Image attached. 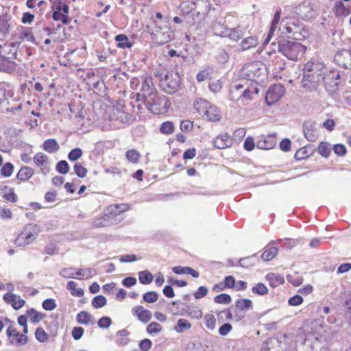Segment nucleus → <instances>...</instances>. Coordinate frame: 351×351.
Here are the masks:
<instances>
[{"instance_id":"obj_1","label":"nucleus","mask_w":351,"mask_h":351,"mask_svg":"<svg viewBox=\"0 0 351 351\" xmlns=\"http://www.w3.org/2000/svg\"><path fill=\"white\" fill-rule=\"evenodd\" d=\"M324 70L326 68L322 62L308 61L306 63L303 69V86L309 91L317 90L325 76Z\"/></svg>"},{"instance_id":"obj_2","label":"nucleus","mask_w":351,"mask_h":351,"mask_svg":"<svg viewBox=\"0 0 351 351\" xmlns=\"http://www.w3.org/2000/svg\"><path fill=\"white\" fill-rule=\"evenodd\" d=\"M271 46L272 47L271 51L267 52L269 56H271L278 49V52L293 61H295L302 57L306 50V47L300 43L286 39H282L277 43L273 42Z\"/></svg>"},{"instance_id":"obj_3","label":"nucleus","mask_w":351,"mask_h":351,"mask_svg":"<svg viewBox=\"0 0 351 351\" xmlns=\"http://www.w3.org/2000/svg\"><path fill=\"white\" fill-rule=\"evenodd\" d=\"M297 351H328V343L322 336L300 332L295 340Z\"/></svg>"},{"instance_id":"obj_4","label":"nucleus","mask_w":351,"mask_h":351,"mask_svg":"<svg viewBox=\"0 0 351 351\" xmlns=\"http://www.w3.org/2000/svg\"><path fill=\"white\" fill-rule=\"evenodd\" d=\"M258 93V88L250 85L247 81L241 80L232 84L230 88L229 98L233 101L252 100V95Z\"/></svg>"},{"instance_id":"obj_5","label":"nucleus","mask_w":351,"mask_h":351,"mask_svg":"<svg viewBox=\"0 0 351 351\" xmlns=\"http://www.w3.org/2000/svg\"><path fill=\"white\" fill-rule=\"evenodd\" d=\"M295 12L303 21H313L319 14V3L315 0H304L295 8Z\"/></svg>"},{"instance_id":"obj_6","label":"nucleus","mask_w":351,"mask_h":351,"mask_svg":"<svg viewBox=\"0 0 351 351\" xmlns=\"http://www.w3.org/2000/svg\"><path fill=\"white\" fill-rule=\"evenodd\" d=\"M152 39L158 45H162L174 38V32L169 27L168 22L164 25H160L156 22L155 25L151 29L150 32Z\"/></svg>"},{"instance_id":"obj_7","label":"nucleus","mask_w":351,"mask_h":351,"mask_svg":"<svg viewBox=\"0 0 351 351\" xmlns=\"http://www.w3.org/2000/svg\"><path fill=\"white\" fill-rule=\"evenodd\" d=\"M194 108L199 114L209 121H218L221 119V112L217 107L206 100L200 99L194 103Z\"/></svg>"},{"instance_id":"obj_8","label":"nucleus","mask_w":351,"mask_h":351,"mask_svg":"<svg viewBox=\"0 0 351 351\" xmlns=\"http://www.w3.org/2000/svg\"><path fill=\"white\" fill-rule=\"evenodd\" d=\"M40 231L37 224L29 223L25 225L21 232L16 238L14 243L18 246H25L32 243Z\"/></svg>"},{"instance_id":"obj_9","label":"nucleus","mask_w":351,"mask_h":351,"mask_svg":"<svg viewBox=\"0 0 351 351\" xmlns=\"http://www.w3.org/2000/svg\"><path fill=\"white\" fill-rule=\"evenodd\" d=\"M141 85L139 92L136 93L137 101H146L156 97V89L153 84L152 76L146 75L142 77Z\"/></svg>"},{"instance_id":"obj_10","label":"nucleus","mask_w":351,"mask_h":351,"mask_svg":"<svg viewBox=\"0 0 351 351\" xmlns=\"http://www.w3.org/2000/svg\"><path fill=\"white\" fill-rule=\"evenodd\" d=\"M263 65L258 62H253L245 64L241 70V75L250 83L261 80Z\"/></svg>"},{"instance_id":"obj_11","label":"nucleus","mask_w":351,"mask_h":351,"mask_svg":"<svg viewBox=\"0 0 351 351\" xmlns=\"http://www.w3.org/2000/svg\"><path fill=\"white\" fill-rule=\"evenodd\" d=\"M180 84V76L177 73H170L165 75V77L161 80L160 86L165 92L172 94L178 90Z\"/></svg>"},{"instance_id":"obj_12","label":"nucleus","mask_w":351,"mask_h":351,"mask_svg":"<svg viewBox=\"0 0 351 351\" xmlns=\"http://www.w3.org/2000/svg\"><path fill=\"white\" fill-rule=\"evenodd\" d=\"M285 93L284 86L274 84L271 86L266 93L265 101L268 106H271L282 98Z\"/></svg>"},{"instance_id":"obj_13","label":"nucleus","mask_w":351,"mask_h":351,"mask_svg":"<svg viewBox=\"0 0 351 351\" xmlns=\"http://www.w3.org/2000/svg\"><path fill=\"white\" fill-rule=\"evenodd\" d=\"M334 62L340 67L351 69V48L338 49L334 56Z\"/></svg>"},{"instance_id":"obj_14","label":"nucleus","mask_w":351,"mask_h":351,"mask_svg":"<svg viewBox=\"0 0 351 351\" xmlns=\"http://www.w3.org/2000/svg\"><path fill=\"white\" fill-rule=\"evenodd\" d=\"M340 73L339 72H330L328 75H326L323 79V82L327 91L333 93L338 90L339 86Z\"/></svg>"},{"instance_id":"obj_15","label":"nucleus","mask_w":351,"mask_h":351,"mask_svg":"<svg viewBox=\"0 0 351 351\" xmlns=\"http://www.w3.org/2000/svg\"><path fill=\"white\" fill-rule=\"evenodd\" d=\"M50 1L52 4V19L56 21H60L63 24L68 25L71 21V18L67 17L65 14L62 15V7L64 3L61 0H50Z\"/></svg>"},{"instance_id":"obj_16","label":"nucleus","mask_w":351,"mask_h":351,"mask_svg":"<svg viewBox=\"0 0 351 351\" xmlns=\"http://www.w3.org/2000/svg\"><path fill=\"white\" fill-rule=\"evenodd\" d=\"M304 136L309 142H315L319 137L315 122L312 120L305 121L303 123Z\"/></svg>"},{"instance_id":"obj_17","label":"nucleus","mask_w":351,"mask_h":351,"mask_svg":"<svg viewBox=\"0 0 351 351\" xmlns=\"http://www.w3.org/2000/svg\"><path fill=\"white\" fill-rule=\"evenodd\" d=\"M10 53L11 54L10 56H2L0 58V71L12 73L16 69V64L14 61L10 60V59L16 58V50L14 49V51H12V49H10Z\"/></svg>"},{"instance_id":"obj_18","label":"nucleus","mask_w":351,"mask_h":351,"mask_svg":"<svg viewBox=\"0 0 351 351\" xmlns=\"http://www.w3.org/2000/svg\"><path fill=\"white\" fill-rule=\"evenodd\" d=\"M287 32L292 34V38L295 40H302L308 36V32L302 26L293 24L286 27Z\"/></svg>"},{"instance_id":"obj_19","label":"nucleus","mask_w":351,"mask_h":351,"mask_svg":"<svg viewBox=\"0 0 351 351\" xmlns=\"http://www.w3.org/2000/svg\"><path fill=\"white\" fill-rule=\"evenodd\" d=\"M276 145V139L275 134L268 135L267 136H262L256 142V146L260 149H271Z\"/></svg>"},{"instance_id":"obj_20","label":"nucleus","mask_w":351,"mask_h":351,"mask_svg":"<svg viewBox=\"0 0 351 351\" xmlns=\"http://www.w3.org/2000/svg\"><path fill=\"white\" fill-rule=\"evenodd\" d=\"M132 314L136 316L138 319L141 322L146 324L152 319V313L150 311L145 309L143 306H136L132 309Z\"/></svg>"},{"instance_id":"obj_21","label":"nucleus","mask_w":351,"mask_h":351,"mask_svg":"<svg viewBox=\"0 0 351 351\" xmlns=\"http://www.w3.org/2000/svg\"><path fill=\"white\" fill-rule=\"evenodd\" d=\"M12 16L7 12L0 15V35L6 37L12 25Z\"/></svg>"},{"instance_id":"obj_22","label":"nucleus","mask_w":351,"mask_h":351,"mask_svg":"<svg viewBox=\"0 0 351 351\" xmlns=\"http://www.w3.org/2000/svg\"><path fill=\"white\" fill-rule=\"evenodd\" d=\"M281 343L277 338H270L263 343L261 351H283Z\"/></svg>"},{"instance_id":"obj_23","label":"nucleus","mask_w":351,"mask_h":351,"mask_svg":"<svg viewBox=\"0 0 351 351\" xmlns=\"http://www.w3.org/2000/svg\"><path fill=\"white\" fill-rule=\"evenodd\" d=\"M232 145V140L228 134L217 136L213 142L215 147L222 149L230 147Z\"/></svg>"},{"instance_id":"obj_24","label":"nucleus","mask_w":351,"mask_h":351,"mask_svg":"<svg viewBox=\"0 0 351 351\" xmlns=\"http://www.w3.org/2000/svg\"><path fill=\"white\" fill-rule=\"evenodd\" d=\"M115 224L113 221L105 213L103 216L93 219L92 226L94 228L108 227Z\"/></svg>"},{"instance_id":"obj_25","label":"nucleus","mask_w":351,"mask_h":351,"mask_svg":"<svg viewBox=\"0 0 351 351\" xmlns=\"http://www.w3.org/2000/svg\"><path fill=\"white\" fill-rule=\"evenodd\" d=\"M266 279L269 281V285L273 288L283 285L285 282L283 276L275 273H269L266 276Z\"/></svg>"},{"instance_id":"obj_26","label":"nucleus","mask_w":351,"mask_h":351,"mask_svg":"<svg viewBox=\"0 0 351 351\" xmlns=\"http://www.w3.org/2000/svg\"><path fill=\"white\" fill-rule=\"evenodd\" d=\"M34 173V171L32 168L23 166L22 167L16 174V178L21 182H25L30 179Z\"/></svg>"},{"instance_id":"obj_27","label":"nucleus","mask_w":351,"mask_h":351,"mask_svg":"<svg viewBox=\"0 0 351 351\" xmlns=\"http://www.w3.org/2000/svg\"><path fill=\"white\" fill-rule=\"evenodd\" d=\"M258 43L256 36H250L244 38L240 43L241 50L242 51L249 50L257 46Z\"/></svg>"},{"instance_id":"obj_28","label":"nucleus","mask_w":351,"mask_h":351,"mask_svg":"<svg viewBox=\"0 0 351 351\" xmlns=\"http://www.w3.org/2000/svg\"><path fill=\"white\" fill-rule=\"evenodd\" d=\"M313 152V145H306L298 149L294 155V157L297 160H302L311 156Z\"/></svg>"},{"instance_id":"obj_29","label":"nucleus","mask_w":351,"mask_h":351,"mask_svg":"<svg viewBox=\"0 0 351 351\" xmlns=\"http://www.w3.org/2000/svg\"><path fill=\"white\" fill-rule=\"evenodd\" d=\"M76 320L78 324L88 325L89 324L93 325L95 320L93 317L86 311H81L76 316Z\"/></svg>"},{"instance_id":"obj_30","label":"nucleus","mask_w":351,"mask_h":351,"mask_svg":"<svg viewBox=\"0 0 351 351\" xmlns=\"http://www.w3.org/2000/svg\"><path fill=\"white\" fill-rule=\"evenodd\" d=\"M43 149L45 152L52 154L56 152L60 149V146L56 139L49 138L44 141Z\"/></svg>"},{"instance_id":"obj_31","label":"nucleus","mask_w":351,"mask_h":351,"mask_svg":"<svg viewBox=\"0 0 351 351\" xmlns=\"http://www.w3.org/2000/svg\"><path fill=\"white\" fill-rule=\"evenodd\" d=\"M223 34H225L223 36H228L230 40L234 41L239 40L244 36L243 31L239 27L227 29Z\"/></svg>"},{"instance_id":"obj_32","label":"nucleus","mask_w":351,"mask_h":351,"mask_svg":"<svg viewBox=\"0 0 351 351\" xmlns=\"http://www.w3.org/2000/svg\"><path fill=\"white\" fill-rule=\"evenodd\" d=\"M115 40L117 43V47L120 49L131 48L133 43L129 41L128 36L125 34H118L115 36Z\"/></svg>"},{"instance_id":"obj_33","label":"nucleus","mask_w":351,"mask_h":351,"mask_svg":"<svg viewBox=\"0 0 351 351\" xmlns=\"http://www.w3.org/2000/svg\"><path fill=\"white\" fill-rule=\"evenodd\" d=\"M278 250L274 246L267 245L265 248L264 252L261 255V258L264 261H269L273 259L278 254Z\"/></svg>"},{"instance_id":"obj_34","label":"nucleus","mask_w":351,"mask_h":351,"mask_svg":"<svg viewBox=\"0 0 351 351\" xmlns=\"http://www.w3.org/2000/svg\"><path fill=\"white\" fill-rule=\"evenodd\" d=\"M26 314L29 317L30 321L33 324H37L40 322L45 317V314L38 312L34 308L28 309L26 311Z\"/></svg>"},{"instance_id":"obj_35","label":"nucleus","mask_w":351,"mask_h":351,"mask_svg":"<svg viewBox=\"0 0 351 351\" xmlns=\"http://www.w3.org/2000/svg\"><path fill=\"white\" fill-rule=\"evenodd\" d=\"M155 97L152 98L146 101L145 104L150 110V111L154 114H160L162 113V110L160 105L155 101Z\"/></svg>"},{"instance_id":"obj_36","label":"nucleus","mask_w":351,"mask_h":351,"mask_svg":"<svg viewBox=\"0 0 351 351\" xmlns=\"http://www.w3.org/2000/svg\"><path fill=\"white\" fill-rule=\"evenodd\" d=\"M258 260L257 254H254L252 256L241 258L239 261V265L242 267H248L255 264V262Z\"/></svg>"},{"instance_id":"obj_37","label":"nucleus","mask_w":351,"mask_h":351,"mask_svg":"<svg viewBox=\"0 0 351 351\" xmlns=\"http://www.w3.org/2000/svg\"><path fill=\"white\" fill-rule=\"evenodd\" d=\"M235 306L241 311H247L252 308V302L250 299H239L235 302Z\"/></svg>"},{"instance_id":"obj_38","label":"nucleus","mask_w":351,"mask_h":351,"mask_svg":"<svg viewBox=\"0 0 351 351\" xmlns=\"http://www.w3.org/2000/svg\"><path fill=\"white\" fill-rule=\"evenodd\" d=\"M28 338L23 334H19L15 337H11L9 339V345H15L17 346H21L25 345L27 343Z\"/></svg>"},{"instance_id":"obj_39","label":"nucleus","mask_w":351,"mask_h":351,"mask_svg":"<svg viewBox=\"0 0 351 351\" xmlns=\"http://www.w3.org/2000/svg\"><path fill=\"white\" fill-rule=\"evenodd\" d=\"M335 14L337 16H346L349 14L350 10L346 8L342 1L336 2L334 7Z\"/></svg>"},{"instance_id":"obj_40","label":"nucleus","mask_w":351,"mask_h":351,"mask_svg":"<svg viewBox=\"0 0 351 351\" xmlns=\"http://www.w3.org/2000/svg\"><path fill=\"white\" fill-rule=\"evenodd\" d=\"M126 158L132 163H138L141 158L140 153L134 149H129L125 153Z\"/></svg>"},{"instance_id":"obj_41","label":"nucleus","mask_w":351,"mask_h":351,"mask_svg":"<svg viewBox=\"0 0 351 351\" xmlns=\"http://www.w3.org/2000/svg\"><path fill=\"white\" fill-rule=\"evenodd\" d=\"M153 275L147 270L141 271L138 273V279L141 284L149 285L153 280Z\"/></svg>"},{"instance_id":"obj_42","label":"nucleus","mask_w":351,"mask_h":351,"mask_svg":"<svg viewBox=\"0 0 351 351\" xmlns=\"http://www.w3.org/2000/svg\"><path fill=\"white\" fill-rule=\"evenodd\" d=\"M77 283L74 281H69L67 283L66 289L71 291V293L73 296L82 297L83 296L84 292V290L81 288L76 289Z\"/></svg>"},{"instance_id":"obj_43","label":"nucleus","mask_w":351,"mask_h":351,"mask_svg":"<svg viewBox=\"0 0 351 351\" xmlns=\"http://www.w3.org/2000/svg\"><path fill=\"white\" fill-rule=\"evenodd\" d=\"M191 328L190 322L185 319H179L177 325L175 326V330L177 332H182L184 330H188Z\"/></svg>"},{"instance_id":"obj_44","label":"nucleus","mask_w":351,"mask_h":351,"mask_svg":"<svg viewBox=\"0 0 351 351\" xmlns=\"http://www.w3.org/2000/svg\"><path fill=\"white\" fill-rule=\"evenodd\" d=\"M162 330V326L158 322H153L147 325L146 331L149 335H156Z\"/></svg>"},{"instance_id":"obj_45","label":"nucleus","mask_w":351,"mask_h":351,"mask_svg":"<svg viewBox=\"0 0 351 351\" xmlns=\"http://www.w3.org/2000/svg\"><path fill=\"white\" fill-rule=\"evenodd\" d=\"M204 320L206 328L210 330L215 328L216 319L214 315L207 313L204 317Z\"/></svg>"},{"instance_id":"obj_46","label":"nucleus","mask_w":351,"mask_h":351,"mask_svg":"<svg viewBox=\"0 0 351 351\" xmlns=\"http://www.w3.org/2000/svg\"><path fill=\"white\" fill-rule=\"evenodd\" d=\"M33 160L34 163L38 167L45 166L47 163L48 157L43 153L39 152L35 154Z\"/></svg>"},{"instance_id":"obj_47","label":"nucleus","mask_w":351,"mask_h":351,"mask_svg":"<svg viewBox=\"0 0 351 351\" xmlns=\"http://www.w3.org/2000/svg\"><path fill=\"white\" fill-rule=\"evenodd\" d=\"M14 171V165L10 162H5L0 169V173L2 176L8 178L11 176Z\"/></svg>"},{"instance_id":"obj_48","label":"nucleus","mask_w":351,"mask_h":351,"mask_svg":"<svg viewBox=\"0 0 351 351\" xmlns=\"http://www.w3.org/2000/svg\"><path fill=\"white\" fill-rule=\"evenodd\" d=\"M174 125L171 121H165L160 127V132L164 134H171L174 131Z\"/></svg>"},{"instance_id":"obj_49","label":"nucleus","mask_w":351,"mask_h":351,"mask_svg":"<svg viewBox=\"0 0 351 351\" xmlns=\"http://www.w3.org/2000/svg\"><path fill=\"white\" fill-rule=\"evenodd\" d=\"M317 152L325 158H328L330 154L331 149L328 143L321 142L317 147Z\"/></svg>"},{"instance_id":"obj_50","label":"nucleus","mask_w":351,"mask_h":351,"mask_svg":"<svg viewBox=\"0 0 351 351\" xmlns=\"http://www.w3.org/2000/svg\"><path fill=\"white\" fill-rule=\"evenodd\" d=\"M107 303L106 298L101 295H97L92 300V306L95 308H99L104 306Z\"/></svg>"},{"instance_id":"obj_51","label":"nucleus","mask_w":351,"mask_h":351,"mask_svg":"<svg viewBox=\"0 0 351 351\" xmlns=\"http://www.w3.org/2000/svg\"><path fill=\"white\" fill-rule=\"evenodd\" d=\"M252 291L254 294L264 295L268 293V289L263 283L259 282L252 287Z\"/></svg>"},{"instance_id":"obj_52","label":"nucleus","mask_w":351,"mask_h":351,"mask_svg":"<svg viewBox=\"0 0 351 351\" xmlns=\"http://www.w3.org/2000/svg\"><path fill=\"white\" fill-rule=\"evenodd\" d=\"M231 300V296L227 293H221L214 298V302L217 304H228Z\"/></svg>"},{"instance_id":"obj_53","label":"nucleus","mask_w":351,"mask_h":351,"mask_svg":"<svg viewBox=\"0 0 351 351\" xmlns=\"http://www.w3.org/2000/svg\"><path fill=\"white\" fill-rule=\"evenodd\" d=\"M20 38L23 40H26L28 42H34L35 38L32 33V31L28 27H25L22 30L20 34Z\"/></svg>"},{"instance_id":"obj_54","label":"nucleus","mask_w":351,"mask_h":351,"mask_svg":"<svg viewBox=\"0 0 351 351\" xmlns=\"http://www.w3.org/2000/svg\"><path fill=\"white\" fill-rule=\"evenodd\" d=\"M56 169L58 173L65 175L69 171V165L66 160H60L57 163Z\"/></svg>"},{"instance_id":"obj_55","label":"nucleus","mask_w":351,"mask_h":351,"mask_svg":"<svg viewBox=\"0 0 351 351\" xmlns=\"http://www.w3.org/2000/svg\"><path fill=\"white\" fill-rule=\"evenodd\" d=\"M106 214L111 218L114 223H116L117 221L116 217L120 215L116 204L110 205L107 208Z\"/></svg>"},{"instance_id":"obj_56","label":"nucleus","mask_w":351,"mask_h":351,"mask_svg":"<svg viewBox=\"0 0 351 351\" xmlns=\"http://www.w3.org/2000/svg\"><path fill=\"white\" fill-rule=\"evenodd\" d=\"M143 299L147 303H154L158 299V295L156 291H148L143 294Z\"/></svg>"},{"instance_id":"obj_57","label":"nucleus","mask_w":351,"mask_h":351,"mask_svg":"<svg viewBox=\"0 0 351 351\" xmlns=\"http://www.w3.org/2000/svg\"><path fill=\"white\" fill-rule=\"evenodd\" d=\"M75 173L81 178H85L87 174V169L81 163L76 162L73 167Z\"/></svg>"},{"instance_id":"obj_58","label":"nucleus","mask_w":351,"mask_h":351,"mask_svg":"<svg viewBox=\"0 0 351 351\" xmlns=\"http://www.w3.org/2000/svg\"><path fill=\"white\" fill-rule=\"evenodd\" d=\"M35 337L39 342L44 343L47 340L48 335L43 328L39 327L35 331Z\"/></svg>"},{"instance_id":"obj_59","label":"nucleus","mask_w":351,"mask_h":351,"mask_svg":"<svg viewBox=\"0 0 351 351\" xmlns=\"http://www.w3.org/2000/svg\"><path fill=\"white\" fill-rule=\"evenodd\" d=\"M82 156V150L80 148H74L68 154V159L71 161H75Z\"/></svg>"},{"instance_id":"obj_60","label":"nucleus","mask_w":351,"mask_h":351,"mask_svg":"<svg viewBox=\"0 0 351 351\" xmlns=\"http://www.w3.org/2000/svg\"><path fill=\"white\" fill-rule=\"evenodd\" d=\"M42 306L46 311H53L57 305L54 299L49 298L43 302Z\"/></svg>"},{"instance_id":"obj_61","label":"nucleus","mask_w":351,"mask_h":351,"mask_svg":"<svg viewBox=\"0 0 351 351\" xmlns=\"http://www.w3.org/2000/svg\"><path fill=\"white\" fill-rule=\"evenodd\" d=\"M216 59L219 63L225 64L229 59V54L224 49H221L217 54Z\"/></svg>"},{"instance_id":"obj_62","label":"nucleus","mask_w":351,"mask_h":351,"mask_svg":"<svg viewBox=\"0 0 351 351\" xmlns=\"http://www.w3.org/2000/svg\"><path fill=\"white\" fill-rule=\"evenodd\" d=\"M111 324L112 320L110 317L107 316L101 317L97 322V325L101 328H108L110 326Z\"/></svg>"},{"instance_id":"obj_63","label":"nucleus","mask_w":351,"mask_h":351,"mask_svg":"<svg viewBox=\"0 0 351 351\" xmlns=\"http://www.w3.org/2000/svg\"><path fill=\"white\" fill-rule=\"evenodd\" d=\"M152 346V341L149 339H144L138 343V347L142 351H149Z\"/></svg>"},{"instance_id":"obj_64","label":"nucleus","mask_w":351,"mask_h":351,"mask_svg":"<svg viewBox=\"0 0 351 351\" xmlns=\"http://www.w3.org/2000/svg\"><path fill=\"white\" fill-rule=\"evenodd\" d=\"M344 306L346 307V317L351 325V295L345 301Z\"/></svg>"}]
</instances>
